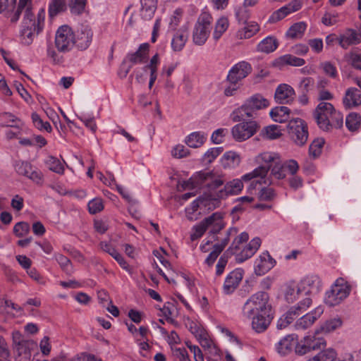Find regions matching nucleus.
Segmentation results:
<instances>
[{"label": "nucleus", "instance_id": "nucleus-27", "mask_svg": "<svg viewBox=\"0 0 361 361\" xmlns=\"http://www.w3.org/2000/svg\"><path fill=\"white\" fill-rule=\"evenodd\" d=\"M360 42V35L354 29L348 28L338 35V44L343 49L358 44Z\"/></svg>", "mask_w": 361, "mask_h": 361}, {"label": "nucleus", "instance_id": "nucleus-11", "mask_svg": "<svg viewBox=\"0 0 361 361\" xmlns=\"http://www.w3.org/2000/svg\"><path fill=\"white\" fill-rule=\"evenodd\" d=\"M312 304V299L309 297L300 300L297 305L291 307L278 321L277 328L279 329L287 327L298 317L305 312Z\"/></svg>", "mask_w": 361, "mask_h": 361}, {"label": "nucleus", "instance_id": "nucleus-13", "mask_svg": "<svg viewBox=\"0 0 361 361\" xmlns=\"http://www.w3.org/2000/svg\"><path fill=\"white\" fill-rule=\"evenodd\" d=\"M194 183L197 185H203L213 190L224 183V175L214 171H199L193 177Z\"/></svg>", "mask_w": 361, "mask_h": 361}, {"label": "nucleus", "instance_id": "nucleus-10", "mask_svg": "<svg viewBox=\"0 0 361 361\" xmlns=\"http://www.w3.org/2000/svg\"><path fill=\"white\" fill-rule=\"evenodd\" d=\"M290 139L298 146H303L307 141L309 133L306 122L301 118L290 120L287 126Z\"/></svg>", "mask_w": 361, "mask_h": 361}, {"label": "nucleus", "instance_id": "nucleus-38", "mask_svg": "<svg viewBox=\"0 0 361 361\" xmlns=\"http://www.w3.org/2000/svg\"><path fill=\"white\" fill-rule=\"evenodd\" d=\"M302 293L300 286L292 282L286 285L284 291V296L287 302H293L295 300L298 299L299 295Z\"/></svg>", "mask_w": 361, "mask_h": 361}, {"label": "nucleus", "instance_id": "nucleus-35", "mask_svg": "<svg viewBox=\"0 0 361 361\" xmlns=\"http://www.w3.org/2000/svg\"><path fill=\"white\" fill-rule=\"evenodd\" d=\"M140 15L145 20H150L157 9V0H140Z\"/></svg>", "mask_w": 361, "mask_h": 361}, {"label": "nucleus", "instance_id": "nucleus-30", "mask_svg": "<svg viewBox=\"0 0 361 361\" xmlns=\"http://www.w3.org/2000/svg\"><path fill=\"white\" fill-rule=\"evenodd\" d=\"M299 285L305 295H310L319 290L321 280L317 275H308L301 280Z\"/></svg>", "mask_w": 361, "mask_h": 361}, {"label": "nucleus", "instance_id": "nucleus-49", "mask_svg": "<svg viewBox=\"0 0 361 361\" xmlns=\"http://www.w3.org/2000/svg\"><path fill=\"white\" fill-rule=\"evenodd\" d=\"M282 64L290 65L293 66H302L305 63V61L291 54H286L279 58Z\"/></svg>", "mask_w": 361, "mask_h": 361}, {"label": "nucleus", "instance_id": "nucleus-42", "mask_svg": "<svg viewBox=\"0 0 361 361\" xmlns=\"http://www.w3.org/2000/svg\"><path fill=\"white\" fill-rule=\"evenodd\" d=\"M278 42L274 37H267L262 39L257 47L258 51L271 53L276 49Z\"/></svg>", "mask_w": 361, "mask_h": 361}, {"label": "nucleus", "instance_id": "nucleus-4", "mask_svg": "<svg viewBox=\"0 0 361 361\" xmlns=\"http://www.w3.org/2000/svg\"><path fill=\"white\" fill-rule=\"evenodd\" d=\"M269 106V102L259 94H255L247 99L243 104L235 109L232 119L235 122L245 121L247 118H255L257 111L266 109Z\"/></svg>", "mask_w": 361, "mask_h": 361}, {"label": "nucleus", "instance_id": "nucleus-47", "mask_svg": "<svg viewBox=\"0 0 361 361\" xmlns=\"http://www.w3.org/2000/svg\"><path fill=\"white\" fill-rule=\"evenodd\" d=\"M361 116L357 113L349 114L345 119V125L350 131H355L360 126Z\"/></svg>", "mask_w": 361, "mask_h": 361}, {"label": "nucleus", "instance_id": "nucleus-37", "mask_svg": "<svg viewBox=\"0 0 361 361\" xmlns=\"http://www.w3.org/2000/svg\"><path fill=\"white\" fill-rule=\"evenodd\" d=\"M229 26L228 19L222 16L219 18L214 24V32L212 33V38L215 42L219 40L222 35L226 32Z\"/></svg>", "mask_w": 361, "mask_h": 361}, {"label": "nucleus", "instance_id": "nucleus-56", "mask_svg": "<svg viewBox=\"0 0 361 361\" xmlns=\"http://www.w3.org/2000/svg\"><path fill=\"white\" fill-rule=\"evenodd\" d=\"M314 86V80L311 77H305L301 79L298 88L301 93H308Z\"/></svg>", "mask_w": 361, "mask_h": 361}, {"label": "nucleus", "instance_id": "nucleus-22", "mask_svg": "<svg viewBox=\"0 0 361 361\" xmlns=\"http://www.w3.org/2000/svg\"><path fill=\"white\" fill-rule=\"evenodd\" d=\"M275 264V259L268 252H262L255 261V273L258 276H262L271 269Z\"/></svg>", "mask_w": 361, "mask_h": 361}, {"label": "nucleus", "instance_id": "nucleus-45", "mask_svg": "<svg viewBox=\"0 0 361 361\" xmlns=\"http://www.w3.org/2000/svg\"><path fill=\"white\" fill-rule=\"evenodd\" d=\"M293 339L290 336L283 337L276 345L277 352L283 355L289 353L293 348Z\"/></svg>", "mask_w": 361, "mask_h": 361}, {"label": "nucleus", "instance_id": "nucleus-26", "mask_svg": "<svg viewBox=\"0 0 361 361\" xmlns=\"http://www.w3.org/2000/svg\"><path fill=\"white\" fill-rule=\"evenodd\" d=\"M302 8V4L299 0H293L288 4L274 11L270 16L269 20L271 22L279 21L288 15L299 11Z\"/></svg>", "mask_w": 361, "mask_h": 361}, {"label": "nucleus", "instance_id": "nucleus-59", "mask_svg": "<svg viewBox=\"0 0 361 361\" xmlns=\"http://www.w3.org/2000/svg\"><path fill=\"white\" fill-rule=\"evenodd\" d=\"M32 122L36 128H37L39 130H44L47 132H51V126L48 122H44L42 121V119L39 117V116L36 114L33 113L32 114Z\"/></svg>", "mask_w": 361, "mask_h": 361}, {"label": "nucleus", "instance_id": "nucleus-31", "mask_svg": "<svg viewBox=\"0 0 361 361\" xmlns=\"http://www.w3.org/2000/svg\"><path fill=\"white\" fill-rule=\"evenodd\" d=\"M100 247L103 251L109 254L123 269L128 272L131 271L129 264L123 257L111 244L106 242H101Z\"/></svg>", "mask_w": 361, "mask_h": 361}, {"label": "nucleus", "instance_id": "nucleus-7", "mask_svg": "<svg viewBox=\"0 0 361 361\" xmlns=\"http://www.w3.org/2000/svg\"><path fill=\"white\" fill-rule=\"evenodd\" d=\"M213 17L205 10H202L194 25L192 33V42L202 46L208 39L212 28Z\"/></svg>", "mask_w": 361, "mask_h": 361}, {"label": "nucleus", "instance_id": "nucleus-12", "mask_svg": "<svg viewBox=\"0 0 361 361\" xmlns=\"http://www.w3.org/2000/svg\"><path fill=\"white\" fill-rule=\"evenodd\" d=\"M55 45L58 51L67 52L74 47V32L68 25L60 26L56 32Z\"/></svg>", "mask_w": 361, "mask_h": 361}, {"label": "nucleus", "instance_id": "nucleus-23", "mask_svg": "<svg viewBox=\"0 0 361 361\" xmlns=\"http://www.w3.org/2000/svg\"><path fill=\"white\" fill-rule=\"evenodd\" d=\"M237 232V228H230L226 232V236L224 239H222V240L220 243H216L213 245L212 251L209 253V255L205 259V263L207 264H208L209 266H212L214 263L218 256L221 253V252L228 245L230 240V235H235Z\"/></svg>", "mask_w": 361, "mask_h": 361}, {"label": "nucleus", "instance_id": "nucleus-9", "mask_svg": "<svg viewBox=\"0 0 361 361\" xmlns=\"http://www.w3.org/2000/svg\"><path fill=\"white\" fill-rule=\"evenodd\" d=\"M350 286L343 279L336 281L331 289L326 293L325 302L330 307L339 305L350 293Z\"/></svg>", "mask_w": 361, "mask_h": 361}, {"label": "nucleus", "instance_id": "nucleus-33", "mask_svg": "<svg viewBox=\"0 0 361 361\" xmlns=\"http://www.w3.org/2000/svg\"><path fill=\"white\" fill-rule=\"evenodd\" d=\"M0 125L3 127L13 128H23L24 122L9 112H4L0 114Z\"/></svg>", "mask_w": 361, "mask_h": 361}, {"label": "nucleus", "instance_id": "nucleus-32", "mask_svg": "<svg viewBox=\"0 0 361 361\" xmlns=\"http://www.w3.org/2000/svg\"><path fill=\"white\" fill-rule=\"evenodd\" d=\"M260 30L259 25L255 21H249L239 29L236 33L237 37L240 39H250L255 35Z\"/></svg>", "mask_w": 361, "mask_h": 361}, {"label": "nucleus", "instance_id": "nucleus-48", "mask_svg": "<svg viewBox=\"0 0 361 361\" xmlns=\"http://www.w3.org/2000/svg\"><path fill=\"white\" fill-rule=\"evenodd\" d=\"M336 357L334 350L329 348L326 350L319 352L313 357L307 361H334Z\"/></svg>", "mask_w": 361, "mask_h": 361}, {"label": "nucleus", "instance_id": "nucleus-62", "mask_svg": "<svg viewBox=\"0 0 361 361\" xmlns=\"http://www.w3.org/2000/svg\"><path fill=\"white\" fill-rule=\"evenodd\" d=\"M343 322L340 317H335L326 321L323 326V329L327 332L334 331L341 326Z\"/></svg>", "mask_w": 361, "mask_h": 361}, {"label": "nucleus", "instance_id": "nucleus-63", "mask_svg": "<svg viewBox=\"0 0 361 361\" xmlns=\"http://www.w3.org/2000/svg\"><path fill=\"white\" fill-rule=\"evenodd\" d=\"M222 147H213L207 151L204 155V159L208 163H212L221 152Z\"/></svg>", "mask_w": 361, "mask_h": 361}, {"label": "nucleus", "instance_id": "nucleus-20", "mask_svg": "<svg viewBox=\"0 0 361 361\" xmlns=\"http://www.w3.org/2000/svg\"><path fill=\"white\" fill-rule=\"evenodd\" d=\"M149 47L147 43H143L136 51L128 53L123 60V66L129 63L133 67L135 64L143 63L148 56Z\"/></svg>", "mask_w": 361, "mask_h": 361}, {"label": "nucleus", "instance_id": "nucleus-34", "mask_svg": "<svg viewBox=\"0 0 361 361\" xmlns=\"http://www.w3.org/2000/svg\"><path fill=\"white\" fill-rule=\"evenodd\" d=\"M243 188V183L240 179H233L225 185L223 190L219 191V197H224L228 195H237Z\"/></svg>", "mask_w": 361, "mask_h": 361}, {"label": "nucleus", "instance_id": "nucleus-36", "mask_svg": "<svg viewBox=\"0 0 361 361\" xmlns=\"http://www.w3.org/2000/svg\"><path fill=\"white\" fill-rule=\"evenodd\" d=\"M188 40V33L186 30H178L173 35L171 39V48L174 51H181L185 45Z\"/></svg>", "mask_w": 361, "mask_h": 361}, {"label": "nucleus", "instance_id": "nucleus-52", "mask_svg": "<svg viewBox=\"0 0 361 361\" xmlns=\"http://www.w3.org/2000/svg\"><path fill=\"white\" fill-rule=\"evenodd\" d=\"M30 232V225L25 221L18 222L13 226V233L18 238H22Z\"/></svg>", "mask_w": 361, "mask_h": 361}, {"label": "nucleus", "instance_id": "nucleus-54", "mask_svg": "<svg viewBox=\"0 0 361 361\" xmlns=\"http://www.w3.org/2000/svg\"><path fill=\"white\" fill-rule=\"evenodd\" d=\"M89 212L95 214L104 209L103 200L99 197L92 199L87 204Z\"/></svg>", "mask_w": 361, "mask_h": 361}, {"label": "nucleus", "instance_id": "nucleus-1", "mask_svg": "<svg viewBox=\"0 0 361 361\" xmlns=\"http://www.w3.org/2000/svg\"><path fill=\"white\" fill-rule=\"evenodd\" d=\"M32 0H19L17 9L11 18L12 23H16L21 13L23 18L20 30V40L24 45H30L34 39L44 30L46 12L42 8L35 14Z\"/></svg>", "mask_w": 361, "mask_h": 361}, {"label": "nucleus", "instance_id": "nucleus-43", "mask_svg": "<svg viewBox=\"0 0 361 361\" xmlns=\"http://www.w3.org/2000/svg\"><path fill=\"white\" fill-rule=\"evenodd\" d=\"M221 163L224 168H234L240 163V158L236 152H228L221 158Z\"/></svg>", "mask_w": 361, "mask_h": 361}, {"label": "nucleus", "instance_id": "nucleus-51", "mask_svg": "<svg viewBox=\"0 0 361 361\" xmlns=\"http://www.w3.org/2000/svg\"><path fill=\"white\" fill-rule=\"evenodd\" d=\"M347 58L349 63L355 69L361 70V54L357 49L350 51Z\"/></svg>", "mask_w": 361, "mask_h": 361}, {"label": "nucleus", "instance_id": "nucleus-18", "mask_svg": "<svg viewBox=\"0 0 361 361\" xmlns=\"http://www.w3.org/2000/svg\"><path fill=\"white\" fill-rule=\"evenodd\" d=\"M244 275V271L237 268L231 271L226 277L223 285V291L229 295L233 293L239 286Z\"/></svg>", "mask_w": 361, "mask_h": 361}, {"label": "nucleus", "instance_id": "nucleus-24", "mask_svg": "<svg viewBox=\"0 0 361 361\" xmlns=\"http://www.w3.org/2000/svg\"><path fill=\"white\" fill-rule=\"evenodd\" d=\"M295 96L294 89L286 83L280 84L276 89L274 99L279 104H286L291 103Z\"/></svg>", "mask_w": 361, "mask_h": 361}, {"label": "nucleus", "instance_id": "nucleus-41", "mask_svg": "<svg viewBox=\"0 0 361 361\" xmlns=\"http://www.w3.org/2000/svg\"><path fill=\"white\" fill-rule=\"evenodd\" d=\"M307 29L305 22H298L291 25L286 32V37L290 39H300Z\"/></svg>", "mask_w": 361, "mask_h": 361}, {"label": "nucleus", "instance_id": "nucleus-16", "mask_svg": "<svg viewBox=\"0 0 361 361\" xmlns=\"http://www.w3.org/2000/svg\"><path fill=\"white\" fill-rule=\"evenodd\" d=\"M326 345V341L322 337L315 335H309L303 338L296 347V352L304 355L311 350H319Z\"/></svg>", "mask_w": 361, "mask_h": 361}, {"label": "nucleus", "instance_id": "nucleus-5", "mask_svg": "<svg viewBox=\"0 0 361 361\" xmlns=\"http://www.w3.org/2000/svg\"><path fill=\"white\" fill-rule=\"evenodd\" d=\"M248 239L249 235L247 233H241L233 240L228 250V251H230L233 255H235V259L238 262L242 263L252 257L261 245L260 238H254L248 244L242 248V244L246 243Z\"/></svg>", "mask_w": 361, "mask_h": 361}, {"label": "nucleus", "instance_id": "nucleus-8", "mask_svg": "<svg viewBox=\"0 0 361 361\" xmlns=\"http://www.w3.org/2000/svg\"><path fill=\"white\" fill-rule=\"evenodd\" d=\"M13 348L16 361H31V357L37 350V345L32 340H27L19 331L12 333Z\"/></svg>", "mask_w": 361, "mask_h": 361}, {"label": "nucleus", "instance_id": "nucleus-21", "mask_svg": "<svg viewBox=\"0 0 361 361\" xmlns=\"http://www.w3.org/2000/svg\"><path fill=\"white\" fill-rule=\"evenodd\" d=\"M252 71L251 65L246 61H240L234 65L229 71L227 76L228 81L238 82L246 78Z\"/></svg>", "mask_w": 361, "mask_h": 361}, {"label": "nucleus", "instance_id": "nucleus-57", "mask_svg": "<svg viewBox=\"0 0 361 361\" xmlns=\"http://www.w3.org/2000/svg\"><path fill=\"white\" fill-rule=\"evenodd\" d=\"M55 259L57 261V262L59 264L61 268L65 272H66L67 274L72 273V271H73L72 264H71L70 259L67 257H66L61 254H58V255H56Z\"/></svg>", "mask_w": 361, "mask_h": 361}, {"label": "nucleus", "instance_id": "nucleus-58", "mask_svg": "<svg viewBox=\"0 0 361 361\" xmlns=\"http://www.w3.org/2000/svg\"><path fill=\"white\" fill-rule=\"evenodd\" d=\"M207 231V228L202 220L200 224L194 226L192 228V233L190 234V240L192 241H195L199 238H200L205 231Z\"/></svg>", "mask_w": 361, "mask_h": 361}, {"label": "nucleus", "instance_id": "nucleus-55", "mask_svg": "<svg viewBox=\"0 0 361 361\" xmlns=\"http://www.w3.org/2000/svg\"><path fill=\"white\" fill-rule=\"evenodd\" d=\"M87 4V0H71L70 9L72 13L80 15L83 13Z\"/></svg>", "mask_w": 361, "mask_h": 361}, {"label": "nucleus", "instance_id": "nucleus-53", "mask_svg": "<svg viewBox=\"0 0 361 361\" xmlns=\"http://www.w3.org/2000/svg\"><path fill=\"white\" fill-rule=\"evenodd\" d=\"M324 144L323 139L314 140L309 147V154L313 158H316L319 156L322 152V148Z\"/></svg>", "mask_w": 361, "mask_h": 361}, {"label": "nucleus", "instance_id": "nucleus-25", "mask_svg": "<svg viewBox=\"0 0 361 361\" xmlns=\"http://www.w3.org/2000/svg\"><path fill=\"white\" fill-rule=\"evenodd\" d=\"M324 309L319 306L311 312L300 317L295 324L296 330H305L310 328L315 321L322 314Z\"/></svg>", "mask_w": 361, "mask_h": 361}, {"label": "nucleus", "instance_id": "nucleus-17", "mask_svg": "<svg viewBox=\"0 0 361 361\" xmlns=\"http://www.w3.org/2000/svg\"><path fill=\"white\" fill-rule=\"evenodd\" d=\"M92 38L93 31L90 26L82 25L74 33V47L80 50H85L90 46Z\"/></svg>", "mask_w": 361, "mask_h": 361}, {"label": "nucleus", "instance_id": "nucleus-46", "mask_svg": "<svg viewBox=\"0 0 361 361\" xmlns=\"http://www.w3.org/2000/svg\"><path fill=\"white\" fill-rule=\"evenodd\" d=\"M46 166L51 171L63 174L64 167L61 161L55 157L49 156L44 161Z\"/></svg>", "mask_w": 361, "mask_h": 361}, {"label": "nucleus", "instance_id": "nucleus-39", "mask_svg": "<svg viewBox=\"0 0 361 361\" xmlns=\"http://www.w3.org/2000/svg\"><path fill=\"white\" fill-rule=\"evenodd\" d=\"M290 110L287 106H276L270 111L271 118L279 123L286 121L289 118Z\"/></svg>", "mask_w": 361, "mask_h": 361}, {"label": "nucleus", "instance_id": "nucleus-40", "mask_svg": "<svg viewBox=\"0 0 361 361\" xmlns=\"http://www.w3.org/2000/svg\"><path fill=\"white\" fill-rule=\"evenodd\" d=\"M207 140V136L201 132H193L185 137V142L192 148L201 147Z\"/></svg>", "mask_w": 361, "mask_h": 361}, {"label": "nucleus", "instance_id": "nucleus-28", "mask_svg": "<svg viewBox=\"0 0 361 361\" xmlns=\"http://www.w3.org/2000/svg\"><path fill=\"white\" fill-rule=\"evenodd\" d=\"M343 104L346 109H352L361 104V91L355 87L348 88L343 98Z\"/></svg>", "mask_w": 361, "mask_h": 361}, {"label": "nucleus", "instance_id": "nucleus-3", "mask_svg": "<svg viewBox=\"0 0 361 361\" xmlns=\"http://www.w3.org/2000/svg\"><path fill=\"white\" fill-rule=\"evenodd\" d=\"M280 159L279 154L276 152H264L259 154L256 157V161L258 164H264L265 165L259 166L242 177L243 180H252L249 185V190L255 188L257 185H261L262 182L266 184L265 178L270 167L276 163H279Z\"/></svg>", "mask_w": 361, "mask_h": 361}, {"label": "nucleus", "instance_id": "nucleus-64", "mask_svg": "<svg viewBox=\"0 0 361 361\" xmlns=\"http://www.w3.org/2000/svg\"><path fill=\"white\" fill-rule=\"evenodd\" d=\"M189 154V150L183 145H176L171 150V155L177 159H181Z\"/></svg>", "mask_w": 361, "mask_h": 361}, {"label": "nucleus", "instance_id": "nucleus-6", "mask_svg": "<svg viewBox=\"0 0 361 361\" xmlns=\"http://www.w3.org/2000/svg\"><path fill=\"white\" fill-rule=\"evenodd\" d=\"M272 306L270 296L265 291H258L252 294L245 302L243 307V314L247 318H251L255 313L271 312Z\"/></svg>", "mask_w": 361, "mask_h": 361}, {"label": "nucleus", "instance_id": "nucleus-29", "mask_svg": "<svg viewBox=\"0 0 361 361\" xmlns=\"http://www.w3.org/2000/svg\"><path fill=\"white\" fill-rule=\"evenodd\" d=\"M207 230L209 231V234L215 235L220 232L225 226L223 216L221 213L216 212L211 216L203 219Z\"/></svg>", "mask_w": 361, "mask_h": 361}, {"label": "nucleus", "instance_id": "nucleus-60", "mask_svg": "<svg viewBox=\"0 0 361 361\" xmlns=\"http://www.w3.org/2000/svg\"><path fill=\"white\" fill-rule=\"evenodd\" d=\"M265 136L269 140H275L281 135L280 126L272 125L264 128Z\"/></svg>", "mask_w": 361, "mask_h": 361}, {"label": "nucleus", "instance_id": "nucleus-15", "mask_svg": "<svg viewBox=\"0 0 361 361\" xmlns=\"http://www.w3.org/2000/svg\"><path fill=\"white\" fill-rule=\"evenodd\" d=\"M257 124L255 121L242 122L231 129L233 138L238 142L247 140L257 132Z\"/></svg>", "mask_w": 361, "mask_h": 361}, {"label": "nucleus", "instance_id": "nucleus-44", "mask_svg": "<svg viewBox=\"0 0 361 361\" xmlns=\"http://www.w3.org/2000/svg\"><path fill=\"white\" fill-rule=\"evenodd\" d=\"M67 8L66 0H51L49 4V15L51 18L63 12Z\"/></svg>", "mask_w": 361, "mask_h": 361}, {"label": "nucleus", "instance_id": "nucleus-2", "mask_svg": "<svg viewBox=\"0 0 361 361\" xmlns=\"http://www.w3.org/2000/svg\"><path fill=\"white\" fill-rule=\"evenodd\" d=\"M313 117L320 130L331 132L343 125V116L329 102H319L313 111Z\"/></svg>", "mask_w": 361, "mask_h": 361}, {"label": "nucleus", "instance_id": "nucleus-61", "mask_svg": "<svg viewBox=\"0 0 361 361\" xmlns=\"http://www.w3.org/2000/svg\"><path fill=\"white\" fill-rule=\"evenodd\" d=\"M271 174L277 179H283L286 176V169L283 167V163L280 160L276 163L271 168Z\"/></svg>", "mask_w": 361, "mask_h": 361}, {"label": "nucleus", "instance_id": "nucleus-14", "mask_svg": "<svg viewBox=\"0 0 361 361\" xmlns=\"http://www.w3.org/2000/svg\"><path fill=\"white\" fill-rule=\"evenodd\" d=\"M16 172L27 177L38 185H42L44 181V176L42 171L32 166L27 161H18L15 165Z\"/></svg>", "mask_w": 361, "mask_h": 361}, {"label": "nucleus", "instance_id": "nucleus-50", "mask_svg": "<svg viewBox=\"0 0 361 361\" xmlns=\"http://www.w3.org/2000/svg\"><path fill=\"white\" fill-rule=\"evenodd\" d=\"M261 185H262V184L257 185L255 187V188H252L251 190L248 189V190L250 193H252V190L259 189V190H260L259 192V200H266V201L272 200L275 196L274 190L271 188H266V187L261 188L260 187Z\"/></svg>", "mask_w": 361, "mask_h": 361}, {"label": "nucleus", "instance_id": "nucleus-19", "mask_svg": "<svg viewBox=\"0 0 361 361\" xmlns=\"http://www.w3.org/2000/svg\"><path fill=\"white\" fill-rule=\"evenodd\" d=\"M249 319L252 320V329L257 334H262L269 328L273 319V316L271 312H265V314L255 313Z\"/></svg>", "mask_w": 361, "mask_h": 361}]
</instances>
